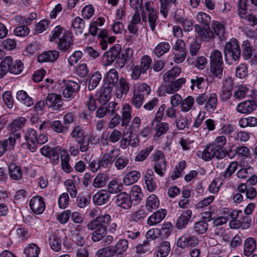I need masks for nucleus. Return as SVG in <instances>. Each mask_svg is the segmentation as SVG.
<instances>
[{
  "label": "nucleus",
  "instance_id": "obj_1",
  "mask_svg": "<svg viewBox=\"0 0 257 257\" xmlns=\"http://www.w3.org/2000/svg\"><path fill=\"white\" fill-rule=\"evenodd\" d=\"M224 54L225 62L229 65L239 60L241 51L238 40L236 38H232L226 43L224 48Z\"/></svg>",
  "mask_w": 257,
  "mask_h": 257
},
{
  "label": "nucleus",
  "instance_id": "obj_2",
  "mask_svg": "<svg viewBox=\"0 0 257 257\" xmlns=\"http://www.w3.org/2000/svg\"><path fill=\"white\" fill-rule=\"evenodd\" d=\"M25 137L29 149L32 152L36 151L38 145H43L48 141L47 137L45 134L38 136L36 131L31 128L27 129Z\"/></svg>",
  "mask_w": 257,
  "mask_h": 257
},
{
  "label": "nucleus",
  "instance_id": "obj_3",
  "mask_svg": "<svg viewBox=\"0 0 257 257\" xmlns=\"http://www.w3.org/2000/svg\"><path fill=\"white\" fill-rule=\"evenodd\" d=\"M196 155L205 161H209L214 157L218 159H223L226 156V153L223 150H218L215 145L211 143L207 145L203 151L198 150Z\"/></svg>",
  "mask_w": 257,
  "mask_h": 257
},
{
  "label": "nucleus",
  "instance_id": "obj_4",
  "mask_svg": "<svg viewBox=\"0 0 257 257\" xmlns=\"http://www.w3.org/2000/svg\"><path fill=\"white\" fill-rule=\"evenodd\" d=\"M145 8L146 12L144 10L142 12V21L144 22L148 21L151 29L152 31H154L158 19V12L151 6L150 2L145 3Z\"/></svg>",
  "mask_w": 257,
  "mask_h": 257
},
{
  "label": "nucleus",
  "instance_id": "obj_5",
  "mask_svg": "<svg viewBox=\"0 0 257 257\" xmlns=\"http://www.w3.org/2000/svg\"><path fill=\"white\" fill-rule=\"evenodd\" d=\"M119 152V149L114 146L107 149L100 159L101 167L110 168L114 161L118 157Z\"/></svg>",
  "mask_w": 257,
  "mask_h": 257
},
{
  "label": "nucleus",
  "instance_id": "obj_6",
  "mask_svg": "<svg viewBox=\"0 0 257 257\" xmlns=\"http://www.w3.org/2000/svg\"><path fill=\"white\" fill-rule=\"evenodd\" d=\"M151 58L148 55L143 56L141 60L140 65H136L133 68L131 74L132 78L134 80H138L142 74H145L149 69L152 63Z\"/></svg>",
  "mask_w": 257,
  "mask_h": 257
},
{
  "label": "nucleus",
  "instance_id": "obj_7",
  "mask_svg": "<svg viewBox=\"0 0 257 257\" xmlns=\"http://www.w3.org/2000/svg\"><path fill=\"white\" fill-rule=\"evenodd\" d=\"M78 81H79L78 80ZM80 88L79 82L67 80L64 81L62 96L64 98L70 100L73 98Z\"/></svg>",
  "mask_w": 257,
  "mask_h": 257
},
{
  "label": "nucleus",
  "instance_id": "obj_8",
  "mask_svg": "<svg viewBox=\"0 0 257 257\" xmlns=\"http://www.w3.org/2000/svg\"><path fill=\"white\" fill-rule=\"evenodd\" d=\"M111 221V216L107 213H101L87 225L89 230H93L97 227L103 228L105 230Z\"/></svg>",
  "mask_w": 257,
  "mask_h": 257
},
{
  "label": "nucleus",
  "instance_id": "obj_9",
  "mask_svg": "<svg viewBox=\"0 0 257 257\" xmlns=\"http://www.w3.org/2000/svg\"><path fill=\"white\" fill-rule=\"evenodd\" d=\"M199 243L198 237L190 233H185L177 240V246L182 249L192 247Z\"/></svg>",
  "mask_w": 257,
  "mask_h": 257
},
{
  "label": "nucleus",
  "instance_id": "obj_10",
  "mask_svg": "<svg viewBox=\"0 0 257 257\" xmlns=\"http://www.w3.org/2000/svg\"><path fill=\"white\" fill-rule=\"evenodd\" d=\"M114 87L115 89L114 96L118 99H120L124 97L130 89L128 82L123 77H120L119 78V81Z\"/></svg>",
  "mask_w": 257,
  "mask_h": 257
},
{
  "label": "nucleus",
  "instance_id": "obj_11",
  "mask_svg": "<svg viewBox=\"0 0 257 257\" xmlns=\"http://www.w3.org/2000/svg\"><path fill=\"white\" fill-rule=\"evenodd\" d=\"M115 203L118 207L125 210L130 209L133 205L130 195L125 192H121L115 196Z\"/></svg>",
  "mask_w": 257,
  "mask_h": 257
},
{
  "label": "nucleus",
  "instance_id": "obj_12",
  "mask_svg": "<svg viewBox=\"0 0 257 257\" xmlns=\"http://www.w3.org/2000/svg\"><path fill=\"white\" fill-rule=\"evenodd\" d=\"M120 47L114 46L105 52L103 56V65L110 66L119 55Z\"/></svg>",
  "mask_w": 257,
  "mask_h": 257
},
{
  "label": "nucleus",
  "instance_id": "obj_13",
  "mask_svg": "<svg viewBox=\"0 0 257 257\" xmlns=\"http://www.w3.org/2000/svg\"><path fill=\"white\" fill-rule=\"evenodd\" d=\"M60 150L58 147L51 148L46 145L40 149V153L43 156L49 158L53 164L56 165L59 162L58 152Z\"/></svg>",
  "mask_w": 257,
  "mask_h": 257
},
{
  "label": "nucleus",
  "instance_id": "obj_14",
  "mask_svg": "<svg viewBox=\"0 0 257 257\" xmlns=\"http://www.w3.org/2000/svg\"><path fill=\"white\" fill-rule=\"evenodd\" d=\"M257 104L253 100H247L239 103L235 108L238 113L248 114L252 112L256 108Z\"/></svg>",
  "mask_w": 257,
  "mask_h": 257
},
{
  "label": "nucleus",
  "instance_id": "obj_15",
  "mask_svg": "<svg viewBox=\"0 0 257 257\" xmlns=\"http://www.w3.org/2000/svg\"><path fill=\"white\" fill-rule=\"evenodd\" d=\"M29 205L31 210L37 214H42L46 207L44 199L40 196L32 197L30 200Z\"/></svg>",
  "mask_w": 257,
  "mask_h": 257
},
{
  "label": "nucleus",
  "instance_id": "obj_16",
  "mask_svg": "<svg viewBox=\"0 0 257 257\" xmlns=\"http://www.w3.org/2000/svg\"><path fill=\"white\" fill-rule=\"evenodd\" d=\"M19 137L18 134H12L7 139L0 140V158L8 150L13 149L16 144V138Z\"/></svg>",
  "mask_w": 257,
  "mask_h": 257
},
{
  "label": "nucleus",
  "instance_id": "obj_17",
  "mask_svg": "<svg viewBox=\"0 0 257 257\" xmlns=\"http://www.w3.org/2000/svg\"><path fill=\"white\" fill-rule=\"evenodd\" d=\"M79 182V178L77 176H73L72 179L66 180L64 185L65 186L67 193H69L70 196L72 198L77 197L78 191L77 185Z\"/></svg>",
  "mask_w": 257,
  "mask_h": 257
},
{
  "label": "nucleus",
  "instance_id": "obj_18",
  "mask_svg": "<svg viewBox=\"0 0 257 257\" xmlns=\"http://www.w3.org/2000/svg\"><path fill=\"white\" fill-rule=\"evenodd\" d=\"M144 180L147 189L149 192H153L157 188V179L152 169L147 170L144 175Z\"/></svg>",
  "mask_w": 257,
  "mask_h": 257
},
{
  "label": "nucleus",
  "instance_id": "obj_19",
  "mask_svg": "<svg viewBox=\"0 0 257 257\" xmlns=\"http://www.w3.org/2000/svg\"><path fill=\"white\" fill-rule=\"evenodd\" d=\"M46 104L48 107L59 109L63 104L61 96L54 93L49 94L46 98Z\"/></svg>",
  "mask_w": 257,
  "mask_h": 257
},
{
  "label": "nucleus",
  "instance_id": "obj_20",
  "mask_svg": "<svg viewBox=\"0 0 257 257\" xmlns=\"http://www.w3.org/2000/svg\"><path fill=\"white\" fill-rule=\"evenodd\" d=\"M192 215V211L190 209L182 211L176 221V227L178 229H183L186 228L191 219Z\"/></svg>",
  "mask_w": 257,
  "mask_h": 257
},
{
  "label": "nucleus",
  "instance_id": "obj_21",
  "mask_svg": "<svg viewBox=\"0 0 257 257\" xmlns=\"http://www.w3.org/2000/svg\"><path fill=\"white\" fill-rule=\"evenodd\" d=\"M105 80L106 87L113 88L116 85L119 80L118 72L114 68L110 69L105 76Z\"/></svg>",
  "mask_w": 257,
  "mask_h": 257
},
{
  "label": "nucleus",
  "instance_id": "obj_22",
  "mask_svg": "<svg viewBox=\"0 0 257 257\" xmlns=\"http://www.w3.org/2000/svg\"><path fill=\"white\" fill-rule=\"evenodd\" d=\"M202 28L200 25L196 24L194 28L199 36L200 37L203 41H209L214 37V34L211 30L209 26Z\"/></svg>",
  "mask_w": 257,
  "mask_h": 257
},
{
  "label": "nucleus",
  "instance_id": "obj_23",
  "mask_svg": "<svg viewBox=\"0 0 257 257\" xmlns=\"http://www.w3.org/2000/svg\"><path fill=\"white\" fill-rule=\"evenodd\" d=\"M167 211L161 209L152 214L147 219V224L155 225L160 223L166 217Z\"/></svg>",
  "mask_w": 257,
  "mask_h": 257
},
{
  "label": "nucleus",
  "instance_id": "obj_24",
  "mask_svg": "<svg viewBox=\"0 0 257 257\" xmlns=\"http://www.w3.org/2000/svg\"><path fill=\"white\" fill-rule=\"evenodd\" d=\"M59 56V53L56 50L48 51L40 54L38 57V61L40 63L53 62L55 61Z\"/></svg>",
  "mask_w": 257,
  "mask_h": 257
},
{
  "label": "nucleus",
  "instance_id": "obj_25",
  "mask_svg": "<svg viewBox=\"0 0 257 257\" xmlns=\"http://www.w3.org/2000/svg\"><path fill=\"white\" fill-rule=\"evenodd\" d=\"M110 198L109 193L105 190H101L93 197V202L97 205H102L108 202Z\"/></svg>",
  "mask_w": 257,
  "mask_h": 257
},
{
  "label": "nucleus",
  "instance_id": "obj_26",
  "mask_svg": "<svg viewBox=\"0 0 257 257\" xmlns=\"http://www.w3.org/2000/svg\"><path fill=\"white\" fill-rule=\"evenodd\" d=\"M212 27L215 35L220 41L226 39V28L224 23L218 21H213Z\"/></svg>",
  "mask_w": 257,
  "mask_h": 257
},
{
  "label": "nucleus",
  "instance_id": "obj_27",
  "mask_svg": "<svg viewBox=\"0 0 257 257\" xmlns=\"http://www.w3.org/2000/svg\"><path fill=\"white\" fill-rule=\"evenodd\" d=\"M105 22L103 17H99L96 19H93L89 24L88 33L93 37L96 36L99 30L98 27L102 26Z\"/></svg>",
  "mask_w": 257,
  "mask_h": 257
},
{
  "label": "nucleus",
  "instance_id": "obj_28",
  "mask_svg": "<svg viewBox=\"0 0 257 257\" xmlns=\"http://www.w3.org/2000/svg\"><path fill=\"white\" fill-rule=\"evenodd\" d=\"M237 190L240 193H245V197L249 200H253L257 196V191L252 186L247 187L244 183H241L237 186Z\"/></svg>",
  "mask_w": 257,
  "mask_h": 257
},
{
  "label": "nucleus",
  "instance_id": "obj_29",
  "mask_svg": "<svg viewBox=\"0 0 257 257\" xmlns=\"http://www.w3.org/2000/svg\"><path fill=\"white\" fill-rule=\"evenodd\" d=\"M49 243L51 248L55 251H59L61 249V237L58 231L51 233L49 238Z\"/></svg>",
  "mask_w": 257,
  "mask_h": 257
},
{
  "label": "nucleus",
  "instance_id": "obj_30",
  "mask_svg": "<svg viewBox=\"0 0 257 257\" xmlns=\"http://www.w3.org/2000/svg\"><path fill=\"white\" fill-rule=\"evenodd\" d=\"M98 257H120L114 245H110L101 248L97 251Z\"/></svg>",
  "mask_w": 257,
  "mask_h": 257
},
{
  "label": "nucleus",
  "instance_id": "obj_31",
  "mask_svg": "<svg viewBox=\"0 0 257 257\" xmlns=\"http://www.w3.org/2000/svg\"><path fill=\"white\" fill-rule=\"evenodd\" d=\"M152 128L155 131V136L160 137L169 130V124L166 122L158 121L152 122Z\"/></svg>",
  "mask_w": 257,
  "mask_h": 257
},
{
  "label": "nucleus",
  "instance_id": "obj_32",
  "mask_svg": "<svg viewBox=\"0 0 257 257\" xmlns=\"http://www.w3.org/2000/svg\"><path fill=\"white\" fill-rule=\"evenodd\" d=\"M132 108L128 103L123 104L121 108V126H124L128 125L132 118Z\"/></svg>",
  "mask_w": 257,
  "mask_h": 257
},
{
  "label": "nucleus",
  "instance_id": "obj_33",
  "mask_svg": "<svg viewBox=\"0 0 257 257\" xmlns=\"http://www.w3.org/2000/svg\"><path fill=\"white\" fill-rule=\"evenodd\" d=\"M151 91V87L147 83H137L134 84L133 87V92L140 95H142L144 97L145 96H148Z\"/></svg>",
  "mask_w": 257,
  "mask_h": 257
},
{
  "label": "nucleus",
  "instance_id": "obj_34",
  "mask_svg": "<svg viewBox=\"0 0 257 257\" xmlns=\"http://www.w3.org/2000/svg\"><path fill=\"white\" fill-rule=\"evenodd\" d=\"M73 44V39L71 33L69 32L60 41L57 42V48L63 51H67Z\"/></svg>",
  "mask_w": 257,
  "mask_h": 257
},
{
  "label": "nucleus",
  "instance_id": "obj_35",
  "mask_svg": "<svg viewBox=\"0 0 257 257\" xmlns=\"http://www.w3.org/2000/svg\"><path fill=\"white\" fill-rule=\"evenodd\" d=\"M131 198L133 200V203L137 205L141 202L143 197V194L142 192L141 188L140 186L134 185L132 187L130 194Z\"/></svg>",
  "mask_w": 257,
  "mask_h": 257
},
{
  "label": "nucleus",
  "instance_id": "obj_36",
  "mask_svg": "<svg viewBox=\"0 0 257 257\" xmlns=\"http://www.w3.org/2000/svg\"><path fill=\"white\" fill-rule=\"evenodd\" d=\"M255 239L253 237H248L244 241L243 254L246 256L250 255L256 249Z\"/></svg>",
  "mask_w": 257,
  "mask_h": 257
},
{
  "label": "nucleus",
  "instance_id": "obj_37",
  "mask_svg": "<svg viewBox=\"0 0 257 257\" xmlns=\"http://www.w3.org/2000/svg\"><path fill=\"white\" fill-rule=\"evenodd\" d=\"M217 102L218 98L216 93L208 94L204 105L205 109L209 112L213 111L216 108Z\"/></svg>",
  "mask_w": 257,
  "mask_h": 257
},
{
  "label": "nucleus",
  "instance_id": "obj_38",
  "mask_svg": "<svg viewBox=\"0 0 257 257\" xmlns=\"http://www.w3.org/2000/svg\"><path fill=\"white\" fill-rule=\"evenodd\" d=\"M160 205V201L155 194L150 195L147 199L146 203V210L150 212L156 210Z\"/></svg>",
  "mask_w": 257,
  "mask_h": 257
},
{
  "label": "nucleus",
  "instance_id": "obj_39",
  "mask_svg": "<svg viewBox=\"0 0 257 257\" xmlns=\"http://www.w3.org/2000/svg\"><path fill=\"white\" fill-rule=\"evenodd\" d=\"M70 136L74 139L77 143H80L85 138V132L82 126L80 125L74 126L70 133Z\"/></svg>",
  "mask_w": 257,
  "mask_h": 257
},
{
  "label": "nucleus",
  "instance_id": "obj_40",
  "mask_svg": "<svg viewBox=\"0 0 257 257\" xmlns=\"http://www.w3.org/2000/svg\"><path fill=\"white\" fill-rule=\"evenodd\" d=\"M170 45L168 42H162L155 47L153 53L157 57L160 58L168 53L170 49Z\"/></svg>",
  "mask_w": 257,
  "mask_h": 257
},
{
  "label": "nucleus",
  "instance_id": "obj_41",
  "mask_svg": "<svg viewBox=\"0 0 257 257\" xmlns=\"http://www.w3.org/2000/svg\"><path fill=\"white\" fill-rule=\"evenodd\" d=\"M141 177L139 171L134 170L127 173L123 178V182L125 185H130L137 182Z\"/></svg>",
  "mask_w": 257,
  "mask_h": 257
},
{
  "label": "nucleus",
  "instance_id": "obj_42",
  "mask_svg": "<svg viewBox=\"0 0 257 257\" xmlns=\"http://www.w3.org/2000/svg\"><path fill=\"white\" fill-rule=\"evenodd\" d=\"M16 98L22 103L28 107H30L34 104L33 99L29 96L25 91H18L17 93Z\"/></svg>",
  "mask_w": 257,
  "mask_h": 257
},
{
  "label": "nucleus",
  "instance_id": "obj_43",
  "mask_svg": "<svg viewBox=\"0 0 257 257\" xmlns=\"http://www.w3.org/2000/svg\"><path fill=\"white\" fill-rule=\"evenodd\" d=\"M195 99L193 96L189 95L183 99L180 105V110L182 112L187 113L193 108Z\"/></svg>",
  "mask_w": 257,
  "mask_h": 257
},
{
  "label": "nucleus",
  "instance_id": "obj_44",
  "mask_svg": "<svg viewBox=\"0 0 257 257\" xmlns=\"http://www.w3.org/2000/svg\"><path fill=\"white\" fill-rule=\"evenodd\" d=\"M160 4V14L164 18H166L173 4H175L176 0H161L159 1Z\"/></svg>",
  "mask_w": 257,
  "mask_h": 257
},
{
  "label": "nucleus",
  "instance_id": "obj_45",
  "mask_svg": "<svg viewBox=\"0 0 257 257\" xmlns=\"http://www.w3.org/2000/svg\"><path fill=\"white\" fill-rule=\"evenodd\" d=\"M181 72V67L177 66L173 67L171 70L163 74V79L165 82H169L171 80L178 77Z\"/></svg>",
  "mask_w": 257,
  "mask_h": 257
},
{
  "label": "nucleus",
  "instance_id": "obj_46",
  "mask_svg": "<svg viewBox=\"0 0 257 257\" xmlns=\"http://www.w3.org/2000/svg\"><path fill=\"white\" fill-rule=\"evenodd\" d=\"M40 248L35 243H30L25 247L24 253L27 257H39Z\"/></svg>",
  "mask_w": 257,
  "mask_h": 257
},
{
  "label": "nucleus",
  "instance_id": "obj_47",
  "mask_svg": "<svg viewBox=\"0 0 257 257\" xmlns=\"http://www.w3.org/2000/svg\"><path fill=\"white\" fill-rule=\"evenodd\" d=\"M72 27L77 34H81L85 27L84 20L79 17H75L72 22Z\"/></svg>",
  "mask_w": 257,
  "mask_h": 257
},
{
  "label": "nucleus",
  "instance_id": "obj_48",
  "mask_svg": "<svg viewBox=\"0 0 257 257\" xmlns=\"http://www.w3.org/2000/svg\"><path fill=\"white\" fill-rule=\"evenodd\" d=\"M238 124L241 128L257 126V117L248 116L241 118L239 120Z\"/></svg>",
  "mask_w": 257,
  "mask_h": 257
},
{
  "label": "nucleus",
  "instance_id": "obj_49",
  "mask_svg": "<svg viewBox=\"0 0 257 257\" xmlns=\"http://www.w3.org/2000/svg\"><path fill=\"white\" fill-rule=\"evenodd\" d=\"M186 166L187 163L185 161L182 160L180 161L176 165L174 171L172 173L171 179L173 180H175L182 176Z\"/></svg>",
  "mask_w": 257,
  "mask_h": 257
},
{
  "label": "nucleus",
  "instance_id": "obj_50",
  "mask_svg": "<svg viewBox=\"0 0 257 257\" xmlns=\"http://www.w3.org/2000/svg\"><path fill=\"white\" fill-rule=\"evenodd\" d=\"M171 250L170 242L163 241L161 243L158 248L156 257H166L168 255Z\"/></svg>",
  "mask_w": 257,
  "mask_h": 257
},
{
  "label": "nucleus",
  "instance_id": "obj_51",
  "mask_svg": "<svg viewBox=\"0 0 257 257\" xmlns=\"http://www.w3.org/2000/svg\"><path fill=\"white\" fill-rule=\"evenodd\" d=\"M224 64H210V71L211 75L217 78L221 79L224 70Z\"/></svg>",
  "mask_w": 257,
  "mask_h": 257
},
{
  "label": "nucleus",
  "instance_id": "obj_52",
  "mask_svg": "<svg viewBox=\"0 0 257 257\" xmlns=\"http://www.w3.org/2000/svg\"><path fill=\"white\" fill-rule=\"evenodd\" d=\"M9 167V174L10 177L14 180H20L22 178V171L20 167L17 165H11Z\"/></svg>",
  "mask_w": 257,
  "mask_h": 257
},
{
  "label": "nucleus",
  "instance_id": "obj_53",
  "mask_svg": "<svg viewBox=\"0 0 257 257\" xmlns=\"http://www.w3.org/2000/svg\"><path fill=\"white\" fill-rule=\"evenodd\" d=\"M102 75L98 71H96L93 73L88 82V89L89 90L94 89L99 84Z\"/></svg>",
  "mask_w": 257,
  "mask_h": 257
},
{
  "label": "nucleus",
  "instance_id": "obj_54",
  "mask_svg": "<svg viewBox=\"0 0 257 257\" xmlns=\"http://www.w3.org/2000/svg\"><path fill=\"white\" fill-rule=\"evenodd\" d=\"M136 253L138 254H144L151 252L150 241L145 239L143 243H138L136 245Z\"/></svg>",
  "mask_w": 257,
  "mask_h": 257
},
{
  "label": "nucleus",
  "instance_id": "obj_55",
  "mask_svg": "<svg viewBox=\"0 0 257 257\" xmlns=\"http://www.w3.org/2000/svg\"><path fill=\"white\" fill-rule=\"evenodd\" d=\"M147 215L145 209L142 206L136 212L131 215V219L136 222L142 221Z\"/></svg>",
  "mask_w": 257,
  "mask_h": 257
},
{
  "label": "nucleus",
  "instance_id": "obj_56",
  "mask_svg": "<svg viewBox=\"0 0 257 257\" xmlns=\"http://www.w3.org/2000/svg\"><path fill=\"white\" fill-rule=\"evenodd\" d=\"M249 89L244 85H239L235 87L234 97L237 99H240L245 97L248 92Z\"/></svg>",
  "mask_w": 257,
  "mask_h": 257
},
{
  "label": "nucleus",
  "instance_id": "obj_57",
  "mask_svg": "<svg viewBox=\"0 0 257 257\" xmlns=\"http://www.w3.org/2000/svg\"><path fill=\"white\" fill-rule=\"evenodd\" d=\"M210 64H224L222 53L218 50H213L210 55Z\"/></svg>",
  "mask_w": 257,
  "mask_h": 257
},
{
  "label": "nucleus",
  "instance_id": "obj_58",
  "mask_svg": "<svg viewBox=\"0 0 257 257\" xmlns=\"http://www.w3.org/2000/svg\"><path fill=\"white\" fill-rule=\"evenodd\" d=\"M50 127L53 131L57 133H66L68 130V126H64L60 120H55L51 122Z\"/></svg>",
  "mask_w": 257,
  "mask_h": 257
},
{
  "label": "nucleus",
  "instance_id": "obj_59",
  "mask_svg": "<svg viewBox=\"0 0 257 257\" xmlns=\"http://www.w3.org/2000/svg\"><path fill=\"white\" fill-rule=\"evenodd\" d=\"M243 47L242 56L245 60L249 59L252 56V48L248 40L243 41L242 43Z\"/></svg>",
  "mask_w": 257,
  "mask_h": 257
},
{
  "label": "nucleus",
  "instance_id": "obj_60",
  "mask_svg": "<svg viewBox=\"0 0 257 257\" xmlns=\"http://www.w3.org/2000/svg\"><path fill=\"white\" fill-rule=\"evenodd\" d=\"M128 241L125 239H119L116 243L114 246L120 257H122L123 253L128 248Z\"/></svg>",
  "mask_w": 257,
  "mask_h": 257
},
{
  "label": "nucleus",
  "instance_id": "obj_61",
  "mask_svg": "<svg viewBox=\"0 0 257 257\" xmlns=\"http://www.w3.org/2000/svg\"><path fill=\"white\" fill-rule=\"evenodd\" d=\"M107 177L104 174H99L95 177L93 182V186L95 188H101L105 185L107 182Z\"/></svg>",
  "mask_w": 257,
  "mask_h": 257
},
{
  "label": "nucleus",
  "instance_id": "obj_62",
  "mask_svg": "<svg viewBox=\"0 0 257 257\" xmlns=\"http://www.w3.org/2000/svg\"><path fill=\"white\" fill-rule=\"evenodd\" d=\"M66 30L60 26H57L52 31L49 36V40L50 42H53L57 41V37L64 35Z\"/></svg>",
  "mask_w": 257,
  "mask_h": 257
},
{
  "label": "nucleus",
  "instance_id": "obj_63",
  "mask_svg": "<svg viewBox=\"0 0 257 257\" xmlns=\"http://www.w3.org/2000/svg\"><path fill=\"white\" fill-rule=\"evenodd\" d=\"M125 236L132 240H136L140 237V232L138 229L130 225L128 226L124 232Z\"/></svg>",
  "mask_w": 257,
  "mask_h": 257
},
{
  "label": "nucleus",
  "instance_id": "obj_64",
  "mask_svg": "<svg viewBox=\"0 0 257 257\" xmlns=\"http://www.w3.org/2000/svg\"><path fill=\"white\" fill-rule=\"evenodd\" d=\"M196 19L197 22L202 25V27L209 26V24L211 22L210 17L203 12H199L197 15Z\"/></svg>",
  "mask_w": 257,
  "mask_h": 257
}]
</instances>
